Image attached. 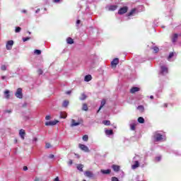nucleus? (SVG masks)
<instances>
[{
  "label": "nucleus",
  "instance_id": "nucleus-25",
  "mask_svg": "<svg viewBox=\"0 0 181 181\" xmlns=\"http://www.w3.org/2000/svg\"><path fill=\"white\" fill-rule=\"evenodd\" d=\"M91 78H93V77L91 76V75H87L85 76L84 80L86 81H90Z\"/></svg>",
  "mask_w": 181,
  "mask_h": 181
},
{
  "label": "nucleus",
  "instance_id": "nucleus-47",
  "mask_svg": "<svg viewBox=\"0 0 181 181\" xmlns=\"http://www.w3.org/2000/svg\"><path fill=\"white\" fill-rule=\"evenodd\" d=\"M80 23H81V21L78 20V21H76V25H80Z\"/></svg>",
  "mask_w": 181,
  "mask_h": 181
},
{
  "label": "nucleus",
  "instance_id": "nucleus-48",
  "mask_svg": "<svg viewBox=\"0 0 181 181\" xmlns=\"http://www.w3.org/2000/svg\"><path fill=\"white\" fill-rule=\"evenodd\" d=\"M5 112H8V114H11L12 112V110H5Z\"/></svg>",
  "mask_w": 181,
  "mask_h": 181
},
{
  "label": "nucleus",
  "instance_id": "nucleus-41",
  "mask_svg": "<svg viewBox=\"0 0 181 181\" xmlns=\"http://www.w3.org/2000/svg\"><path fill=\"white\" fill-rule=\"evenodd\" d=\"M37 73H38L39 76H40L41 74H43V71L42 69H39L37 71Z\"/></svg>",
  "mask_w": 181,
  "mask_h": 181
},
{
  "label": "nucleus",
  "instance_id": "nucleus-56",
  "mask_svg": "<svg viewBox=\"0 0 181 181\" xmlns=\"http://www.w3.org/2000/svg\"><path fill=\"white\" fill-rule=\"evenodd\" d=\"M66 94H71V90H69L66 92Z\"/></svg>",
  "mask_w": 181,
  "mask_h": 181
},
{
  "label": "nucleus",
  "instance_id": "nucleus-42",
  "mask_svg": "<svg viewBox=\"0 0 181 181\" xmlns=\"http://www.w3.org/2000/svg\"><path fill=\"white\" fill-rule=\"evenodd\" d=\"M52 119V117H50V115H47L46 117H45V119L47 120V121H49V119Z\"/></svg>",
  "mask_w": 181,
  "mask_h": 181
},
{
  "label": "nucleus",
  "instance_id": "nucleus-23",
  "mask_svg": "<svg viewBox=\"0 0 181 181\" xmlns=\"http://www.w3.org/2000/svg\"><path fill=\"white\" fill-rule=\"evenodd\" d=\"M130 128L132 129V131H135L136 128V123H132L130 124Z\"/></svg>",
  "mask_w": 181,
  "mask_h": 181
},
{
  "label": "nucleus",
  "instance_id": "nucleus-45",
  "mask_svg": "<svg viewBox=\"0 0 181 181\" xmlns=\"http://www.w3.org/2000/svg\"><path fill=\"white\" fill-rule=\"evenodd\" d=\"M49 158L50 159H53V158H54V155L50 154V155L49 156Z\"/></svg>",
  "mask_w": 181,
  "mask_h": 181
},
{
  "label": "nucleus",
  "instance_id": "nucleus-59",
  "mask_svg": "<svg viewBox=\"0 0 181 181\" xmlns=\"http://www.w3.org/2000/svg\"><path fill=\"white\" fill-rule=\"evenodd\" d=\"M164 107H168V104H164Z\"/></svg>",
  "mask_w": 181,
  "mask_h": 181
},
{
  "label": "nucleus",
  "instance_id": "nucleus-2",
  "mask_svg": "<svg viewBox=\"0 0 181 181\" xmlns=\"http://www.w3.org/2000/svg\"><path fill=\"white\" fill-rule=\"evenodd\" d=\"M162 139H163V136H162V134H158V133H156L154 135V141L156 142H158L159 141H162Z\"/></svg>",
  "mask_w": 181,
  "mask_h": 181
},
{
  "label": "nucleus",
  "instance_id": "nucleus-10",
  "mask_svg": "<svg viewBox=\"0 0 181 181\" xmlns=\"http://www.w3.org/2000/svg\"><path fill=\"white\" fill-rule=\"evenodd\" d=\"M19 135L21 136V138L22 139H25V135H26V132H25L24 129H21L20 131H19Z\"/></svg>",
  "mask_w": 181,
  "mask_h": 181
},
{
  "label": "nucleus",
  "instance_id": "nucleus-50",
  "mask_svg": "<svg viewBox=\"0 0 181 181\" xmlns=\"http://www.w3.org/2000/svg\"><path fill=\"white\" fill-rule=\"evenodd\" d=\"M35 181H42V179H40V178H35Z\"/></svg>",
  "mask_w": 181,
  "mask_h": 181
},
{
  "label": "nucleus",
  "instance_id": "nucleus-61",
  "mask_svg": "<svg viewBox=\"0 0 181 181\" xmlns=\"http://www.w3.org/2000/svg\"><path fill=\"white\" fill-rule=\"evenodd\" d=\"M45 11H47V9H46V8H45Z\"/></svg>",
  "mask_w": 181,
  "mask_h": 181
},
{
  "label": "nucleus",
  "instance_id": "nucleus-3",
  "mask_svg": "<svg viewBox=\"0 0 181 181\" xmlns=\"http://www.w3.org/2000/svg\"><path fill=\"white\" fill-rule=\"evenodd\" d=\"M78 146L80 149H81V151H83V152H90V149L88 148L87 146L79 144Z\"/></svg>",
  "mask_w": 181,
  "mask_h": 181
},
{
  "label": "nucleus",
  "instance_id": "nucleus-17",
  "mask_svg": "<svg viewBox=\"0 0 181 181\" xmlns=\"http://www.w3.org/2000/svg\"><path fill=\"white\" fill-rule=\"evenodd\" d=\"M66 43H68V45H73V43H74V40L71 37H68L66 39Z\"/></svg>",
  "mask_w": 181,
  "mask_h": 181
},
{
  "label": "nucleus",
  "instance_id": "nucleus-19",
  "mask_svg": "<svg viewBox=\"0 0 181 181\" xmlns=\"http://www.w3.org/2000/svg\"><path fill=\"white\" fill-rule=\"evenodd\" d=\"M136 13V8H133L129 13L128 16H132V15H135Z\"/></svg>",
  "mask_w": 181,
  "mask_h": 181
},
{
  "label": "nucleus",
  "instance_id": "nucleus-12",
  "mask_svg": "<svg viewBox=\"0 0 181 181\" xmlns=\"http://www.w3.org/2000/svg\"><path fill=\"white\" fill-rule=\"evenodd\" d=\"M105 103H107V101L105 100V99H103L101 100L100 103V106L99 107V110H98V112H100V110H101V108H103V107H104V105H105Z\"/></svg>",
  "mask_w": 181,
  "mask_h": 181
},
{
  "label": "nucleus",
  "instance_id": "nucleus-34",
  "mask_svg": "<svg viewBox=\"0 0 181 181\" xmlns=\"http://www.w3.org/2000/svg\"><path fill=\"white\" fill-rule=\"evenodd\" d=\"M21 30H22V28H21V27H16L15 32H16V33H19V32H21Z\"/></svg>",
  "mask_w": 181,
  "mask_h": 181
},
{
  "label": "nucleus",
  "instance_id": "nucleus-7",
  "mask_svg": "<svg viewBox=\"0 0 181 181\" xmlns=\"http://www.w3.org/2000/svg\"><path fill=\"white\" fill-rule=\"evenodd\" d=\"M138 91H141V88H139V87H132L130 89L131 94H135V93H138Z\"/></svg>",
  "mask_w": 181,
  "mask_h": 181
},
{
  "label": "nucleus",
  "instance_id": "nucleus-40",
  "mask_svg": "<svg viewBox=\"0 0 181 181\" xmlns=\"http://www.w3.org/2000/svg\"><path fill=\"white\" fill-rule=\"evenodd\" d=\"M1 70H2L3 71H5L6 70V66L5 65H2V66H1Z\"/></svg>",
  "mask_w": 181,
  "mask_h": 181
},
{
  "label": "nucleus",
  "instance_id": "nucleus-52",
  "mask_svg": "<svg viewBox=\"0 0 181 181\" xmlns=\"http://www.w3.org/2000/svg\"><path fill=\"white\" fill-rule=\"evenodd\" d=\"M23 170H28V167L27 166H24L23 167Z\"/></svg>",
  "mask_w": 181,
  "mask_h": 181
},
{
  "label": "nucleus",
  "instance_id": "nucleus-1",
  "mask_svg": "<svg viewBox=\"0 0 181 181\" xmlns=\"http://www.w3.org/2000/svg\"><path fill=\"white\" fill-rule=\"evenodd\" d=\"M83 122L84 121L81 118H78L77 122L76 119H72L71 120V127H78V125H81Z\"/></svg>",
  "mask_w": 181,
  "mask_h": 181
},
{
  "label": "nucleus",
  "instance_id": "nucleus-57",
  "mask_svg": "<svg viewBox=\"0 0 181 181\" xmlns=\"http://www.w3.org/2000/svg\"><path fill=\"white\" fill-rule=\"evenodd\" d=\"M151 100H153V95L150 96Z\"/></svg>",
  "mask_w": 181,
  "mask_h": 181
},
{
  "label": "nucleus",
  "instance_id": "nucleus-29",
  "mask_svg": "<svg viewBox=\"0 0 181 181\" xmlns=\"http://www.w3.org/2000/svg\"><path fill=\"white\" fill-rule=\"evenodd\" d=\"M137 110H140V112H144V111H145V107H144L143 105H139V106L137 107Z\"/></svg>",
  "mask_w": 181,
  "mask_h": 181
},
{
  "label": "nucleus",
  "instance_id": "nucleus-15",
  "mask_svg": "<svg viewBox=\"0 0 181 181\" xmlns=\"http://www.w3.org/2000/svg\"><path fill=\"white\" fill-rule=\"evenodd\" d=\"M82 110L83 111H88V105H87V103L82 104Z\"/></svg>",
  "mask_w": 181,
  "mask_h": 181
},
{
  "label": "nucleus",
  "instance_id": "nucleus-36",
  "mask_svg": "<svg viewBox=\"0 0 181 181\" xmlns=\"http://www.w3.org/2000/svg\"><path fill=\"white\" fill-rule=\"evenodd\" d=\"M35 54H42V51H40V49H35Z\"/></svg>",
  "mask_w": 181,
  "mask_h": 181
},
{
  "label": "nucleus",
  "instance_id": "nucleus-60",
  "mask_svg": "<svg viewBox=\"0 0 181 181\" xmlns=\"http://www.w3.org/2000/svg\"><path fill=\"white\" fill-rule=\"evenodd\" d=\"M23 12H24V13H26V11L24 10Z\"/></svg>",
  "mask_w": 181,
  "mask_h": 181
},
{
  "label": "nucleus",
  "instance_id": "nucleus-55",
  "mask_svg": "<svg viewBox=\"0 0 181 181\" xmlns=\"http://www.w3.org/2000/svg\"><path fill=\"white\" fill-rule=\"evenodd\" d=\"M2 80H5L6 78V76H4L1 77Z\"/></svg>",
  "mask_w": 181,
  "mask_h": 181
},
{
  "label": "nucleus",
  "instance_id": "nucleus-20",
  "mask_svg": "<svg viewBox=\"0 0 181 181\" xmlns=\"http://www.w3.org/2000/svg\"><path fill=\"white\" fill-rule=\"evenodd\" d=\"M132 169H136V168H139V162L135 161L134 164L132 165Z\"/></svg>",
  "mask_w": 181,
  "mask_h": 181
},
{
  "label": "nucleus",
  "instance_id": "nucleus-32",
  "mask_svg": "<svg viewBox=\"0 0 181 181\" xmlns=\"http://www.w3.org/2000/svg\"><path fill=\"white\" fill-rule=\"evenodd\" d=\"M117 9V6H110L109 7V11H115Z\"/></svg>",
  "mask_w": 181,
  "mask_h": 181
},
{
  "label": "nucleus",
  "instance_id": "nucleus-46",
  "mask_svg": "<svg viewBox=\"0 0 181 181\" xmlns=\"http://www.w3.org/2000/svg\"><path fill=\"white\" fill-rule=\"evenodd\" d=\"M60 1H62V0H53V2H54L55 4H57V3L60 2Z\"/></svg>",
  "mask_w": 181,
  "mask_h": 181
},
{
  "label": "nucleus",
  "instance_id": "nucleus-38",
  "mask_svg": "<svg viewBox=\"0 0 181 181\" xmlns=\"http://www.w3.org/2000/svg\"><path fill=\"white\" fill-rule=\"evenodd\" d=\"M154 53H158L159 52V48L158 47H154L153 48Z\"/></svg>",
  "mask_w": 181,
  "mask_h": 181
},
{
  "label": "nucleus",
  "instance_id": "nucleus-4",
  "mask_svg": "<svg viewBox=\"0 0 181 181\" xmlns=\"http://www.w3.org/2000/svg\"><path fill=\"white\" fill-rule=\"evenodd\" d=\"M128 12V8L127 6H124L123 8H121L119 11V15H124V13H127Z\"/></svg>",
  "mask_w": 181,
  "mask_h": 181
},
{
  "label": "nucleus",
  "instance_id": "nucleus-18",
  "mask_svg": "<svg viewBox=\"0 0 181 181\" xmlns=\"http://www.w3.org/2000/svg\"><path fill=\"white\" fill-rule=\"evenodd\" d=\"M60 118H64V119L67 118V113L66 112H61Z\"/></svg>",
  "mask_w": 181,
  "mask_h": 181
},
{
  "label": "nucleus",
  "instance_id": "nucleus-49",
  "mask_svg": "<svg viewBox=\"0 0 181 181\" xmlns=\"http://www.w3.org/2000/svg\"><path fill=\"white\" fill-rule=\"evenodd\" d=\"M54 181H60V180L59 179V177H57L54 180Z\"/></svg>",
  "mask_w": 181,
  "mask_h": 181
},
{
  "label": "nucleus",
  "instance_id": "nucleus-37",
  "mask_svg": "<svg viewBox=\"0 0 181 181\" xmlns=\"http://www.w3.org/2000/svg\"><path fill=\"white\" fill-rule=\"evenodd\" d=\"M28 40H30V37H23V42H28Z\"/></svg>",
  "mask_w": 181,
  "mask_h": 181
},
{
  "label": "nucleus",
  "instance_id": "nucleus-33",
  "mask_svg": "<svg viewBox=\"0 0 181 181\" xmlns=\"http://www.w3.org/2000/svg\"><path fill=\"white\" fill-rule=\"evenodd\" d=\"M86 98H87V95H86V94H84V93L81 94L80 100H86Z\"/></svg>",
  "mask_w": 181,
  "mask_h": 181
},
{
  "label": "nucleus",
  "instance_id": "nucleus-6",
  "mask_svg": "<svg viewBox=\"0 0 181 181\" xmlns=\"http://www.w3.org/2000/svg\"><path fill=\"white\" fill-rule=\"evenodd\" d=\"M58 122H59L58 120L49 121V122H45V125L47 127L53 126V125H56L57 124H58Z\"/></svg>",
  "mask_w": 181,
  "mask_h": 181
},
{
  "label": "nucleus",
  "instance_id": "nucleus-9",
  "mask_svg": "<svg viewBox=\"0 0 181 181\" xmlns=\"http://www.w3.org/2000/svg\"><path fill=\"white\" fill-rule=\"evenodd\" d=\"M119 63V59L118 58H115L113 59V61L111 62L112 67H117V64Z\"/></svg>",
  "mask_w": 181,
  "mask_h": 181
},
{
  "label": "nucleus",
  "instance_id": "nucleus-11",
  "mask_svg": "<svg viewBox=\"0 0 181 181\" xmlns=\"http://www.w3.org/2000/svg\"><path fill=\"white\" fill-rule=\"evenodd\" d=\"M85 176H86V177H93L94 174H93V172L87 170L85 172Z\"/></svg>",
  "mask_w": 181,
  "mask_h": 181
},
{
  "label": "nucleus",
  "instance_id": "nucleus-30",
  "mask_svg": "<svg viewBox=\"0 0 181 181\" xmlns=\"http://www.w3.org/2000/svg\"><path fill=\"white\" fill-rule=\"evenodd\" d=\"M103 124H104V125H110L111 122H110V120H103Z\"/></svg>",
  "mask_w": 181,
  "mask_h": 181
},
{
  "label": "nucleus",
  "instance_id": "nucleus-27",
  "mask_svg": "<svg viewBox=\"0 0 181 181\" xmlns=\"http://www.w3.org/2000/svg\"><path fill=\"white\" fill-rule=\"evenodd\" d=\"M69 100H64L62 103V107H64L65 108L67 107V106L69 105Z\"/></svg>",
  "mask_w": 181,
  "mask_h": 181
},
{
  "label": "nucleus",
  "instance_id": "nucleus-22",
  "mask_svg": "<svg viewBox=\"0 0 181 181\" xmlns=\"http://www.w3.org/2000/svg\"><path fill=\"white\" fill-rule=\"evenodd\" d=\"M177 37H178L177 34H174L172 37V42H173V43H175V42H176V40H177Z\"/></svg>",
  "mask_w": 181,
  "mask_h": 181
},
{
  "label": "nucleus",
  "instance_id": "nucleus-39",
  "mask_svg": "<svg viewBox=\"0 0 181 181\" xmlns=\"http://www.w3.org/2000/svg\"><path fill=\"white\" fill-rule=\"evenodd\" d=\"M173 56H174L173 52L170 53L168 58V60H170V59H172Z\"/></svg>",
  "mask_w": 181,
  "mask_h": 181
},
{
  "label": "nucleus",
  "instance_id": "nucleus-28",
  "mask_svg": "<svg viewBox=\"0 0 181 181\" xmlns=\"http://www.w3.org/2000/svg\"><path fill=\"white\" fill-rule=\"evenodd\" d=\"M138 122H139L140 124H144L145 122V119H144V117H140L138 118Z\"/></svg>",
  "mask_w": 181,
  "mask_h": 181
},
{
  "label": "nucleus",
  "instance_id": "nucleus-44",
  "mask_svg": "<svg viewBox=\"0 0 181 181\" xmlns=\"http://www.w3.org/2000/svg\"><path fill=\"white\" fill-rule=\"evenodd\" d=\"M160 159H161V157H160V156H158V157H156V162H159V160H160Z\"/></svg>",
  "mask_w": 181,
  "mask_h": 181
},
{
  "label": "nucleus",
  "instance_id": "nucleus-14",
  "mask_svg": "<svg viewBox=\"0 0 181 181\" xmlns=\"http://www.w3.org/2000/svg\"><path fill=\"white\" fill-rule=\"evenodd\" d=\"M161 74H168V68L165 66H161Z\"/></svg>",
  "mask_w": 181,
  "mask_h": 181
},
{
  "label": "nucleus",
  "instance_id": "nucleus-31",
  "mask_svg": "<svg viewBox=\"0 0 181 181\" xmlns=\"http://www.w3.org/2000/svg\"><path fill=\"white\" fill-rule=\"evenodd\" d=\"M83 141H84L85 142H87V141H88V135L85 134L83 137H82Z\"/></svg>",
  "mask_w": 181,
  "mask_h": 181
},
{
  "label": "nucleus",
  "instance_id": "nucleus-53",
  "mask_svg": "<svg viewBox=\"0 0 181 181\" xmlns=\"http://www.w3.org/2000/svg\"><path fill=\"white\" fill-rule=\"evenodd\" d=\"M33 141H34L35 142H37V137H35V138L33 139Z\"/></svg>",
  "mask_w": 181,
  "mask_h": 181
},
{
  "label": "nucleus",
  "instance_id": "nucleus-58",
  "mask_svg": "<svg viewBox=\"0 0 181 181\" xmlns=\"http://www.w3.org/2000/svg\"><path fill=\"white\" fill-rule=\"evenodd\" d=\"M15 144H18V139H15Z\"/></svg>",
  "mask_w": 181,
  "mask_h": 181
},
{
  "label": "nucleus",
  "instance_id": "nucleus-35",
  "mask_svg": "<svg viewBox=\"0 0 181 181\" xmlns=\"http://www.w3.org/2000/svg\"><path fill=\"white\" fill-rule=\"evenodd\" d=\"M45 148L47 149H49V148H52V144H50V143H46L45 144Z\"/></svg>",
  "mask_w": 181,
  "mask_h": 181
},
{
  "label": "nucleus",
  "instance_id": "nucleus-21",
  "mask_svg": "<svg viewBox=\"0 0 181 181\" xmlns=\"http://www.w3.org/2000/svg\"><path fill=\"white\" fill-rule=\"evenodd\" d=\"M112 169L115 170V172H119V166L113 165L112 166Z\"/></svg>",
  "mask_w": 181,
  "mask_h": 181
},
{
  "label": "nucleus",
  "instance_id": "nucleus-16",
  "mask_svg": "<svg viewBox=\"0 0 181 181\" xmlns=\"http://www.w3.org/2000/svg\"><path fill=\"white\" fill-rule=\"evenodd\" d=\"M100 172L103 175H110V173H111V170H101Z\"/></svg>",
  "mask_w": 181,
  "mask_h": 181
},
{
  "label": "nucleus",
  "instance_id": "nucleus-43",
  "mask_svg": "<svg viewBox=\"0 0 181 181\" xmlns=\"http://www.w3.org/2000/svg\"><path fill=\"white\" fill-rule=\"evenodd\" d=\"M112 181H119V180H118V179L117 178V177H112Z\"/></svg>",
  "mask_w": 181,
  "mask_h": 181
},
{
  "label": "nucleus",
  "instance_id": "nucleus-24",
  "mask_svg": "<svg viewBox=\"0 0 181 181\" xmlns=\"http://www.w3.org/2000/svg\"><path fill=\"white\" fill-rule=\"evenodd\" d=\"M76 168L78 170H80V172H83V168H84V165H83V164H78Z\"/></svg>",
  "mask_w": 181,
  "mask_h": 181
},
{
  "label": "nucleus",
  "instance_id": "nucleus-5",
  "mask_svg": "<svg viewBox=\"0 0 181 181\" xmlns=\"http://www.w3.org/2000/svg\"><path fill=\"white\" fill-rule=\"evenodd\" d=\"M16 96L17 97V98H22L23 97V95H22V88H19L17 89Z\"/></svg>",
  "mask_w": 181,
  "mask_h": 181
},
{
  "label": "nucleus",
  "instance_id": "nucleus-54",
  "mask_svg": "<svg viewBox=\"0 0 181 181\" xmlns=\"http://www.w3.org/2000/svg\"><path fill=\"white\" fill-rule=\"evenodd\" d=\"M40 11V8L37 9V11H35V13H37V12Z\"/></svg>",
  "mask_w": 181,
  "mask_h": 181
},
{
  "label": "nucleus",
  "instance_id": "nucleus-8",
  "mask_svg": "<svg viewBox=\"0 0 181 181\" xmlns=\"http://www.w3.org/2000/svg\"><path fill=\"white\" fill-rule=\"evenodd\" d=\"M12 46H13V40L8 41V42L6 44V49L8 50H11L12 49Z\"/></svg>",
  "mask_w": 181,
  "mask_h": 181
},
{
  "label": "nucleus",
  "instance_id": "nucleus-26",
  "mask_svg": "<svg viewBox=\"0 0 181 181\" xmlns=\"http://www.w3.org/2000/svg\"><path fill=\"white\" fill-rule=\"evenodd\" d=\"M105 134L106 135H112L114 134V132H112V129H107V130H105Z\"/></svg>",
  "mask_w": 181,
  "mask_h": 181
},
{
  "label": "nucleus",
  "instance_id": "nucleus-51",
  "mask_svg": "<svg viewBox=\"0 0 181 181\" xmlns=\"http://www.w3.org/2000/svg\"><path fill=\"white\" fill-rule=\"evenodd\" d=\"M69 165H73V160H70L69 161Z\"/></svg>",
  "mask_w": 181,
  "mask_h": 181
},
{
  "label": "nucleus",
  "instance_id": "nucleus-13",
  "mask_svg": "<svg viewBox=\"0 0 181 181\" xmlns=\"http://www.w3.org/2000/svg\"><path fill=\"white\" fill-rule=\"evenodd\" d=\"M9 90H6L4 91V95H6L5 96V98H6L7 100H9V98H11V95L9 94Z\"/></svg>",
  "mask_w": 181,
  "mask_h": 181
}]
</instances>
